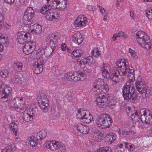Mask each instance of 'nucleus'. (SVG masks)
<instances>
[{"mask_svg": "<svg viewBox=\"0 0 152 152\" xmlns=\"http://www.w3.org/2000/svg\"><path fill=\"white\" fill-rule=\"evenodd\" d=\"M47 135V132L44 130L39 131L37 133L36 137L39 141L38 143L39 144H40L42 143L41 141L42 139L45 138Z\"/></svg>", "mask_w": 152, "mask_h": 152, "instance_id": "26", "label": "nucleus"}, {"mask_svg": "<svg viewBox=\"0 0 152 152\" xmlns=\"http://www.w3.org/2000/svg\"><path fill=\"white\" fill-rule=\"evenodd\" d=\"M51 142H50L49 141H47L46 142L44 145V147L47 148H50V144H51Z\"/></svg>", "mask_w": 152, "mask_h": 152, "instance_id": "59", "label": "nucleus"}, {"mask_svg": "<svg viewBox=\"0 0 152 152\" xmlns=\"http://www.w3.org/2000/svg\"><path fill=\"white\" fill-rule=\"evenodd\" d=\"M74 75L75 77V81L79 80L83 81L86 78V74L82 72H74Z\"/></svg>", "mask_w": 152, "mask_h": 152, "instance_id": "21", "label": "nucleus"}, {"mask_svg": "<svg viewBox=\"0 0 152 152\" xmlns=\"http://www.w3.org/2000/svg\"><path fill=\"white\" fill-rule=\"evenodd\" d=\"M126 75L127 76L128 79L131 81L132 82L133 80H134V74H132L131 75H128L127 73Z\"/></svg>", "mask_w": 152, "mask_h": 152, "instance_id": "57", "label": "nucleus"}, {"mask_svg": "<svg viewBox=\"0 0 152 152\" xmlns=\"http://www.w3.org/2000/svg\"><path fill=\"white\" fill-rule=\"evenodd\" d=\"M103 67L102 69L103 75L106 78H109L110 67L107 64L103 63L102 64Z\"/></svg>", "mask_w": 152, "mask_h": 152, "instance_id": "17", "label": "nucleus"}, {"mask_svg": "<svg viewBox=\"0 0 152 152\" xmlns=\"http://www.w3.org/2000/svg\"><path fill=\"white\" fill-rule=\"evenodd\" d=\"M23 119L25 121L28 122L30 121H32V118L30 117L29 115L27 113V111H25L23 113Z\"/></svg>", "mask_w": 152, "mask_h": 152, "instance_id": "38", "label": "nucleus"}, {"mask_svg": "<svg viewBox=\"0 0 152 152\" xmlns=\"http://www.w3.org/2000/svg\"><path fill=\"white\" fill-rule=\"evenodd\" d=\"M19 99L18 97L16 98L17 100L16 104L15 105H13L14 106L13 108H15V109H17V110H20V109L22 108L23 105H24L23 103L21 102L22 101V98L20 99Z\"/></svg>", "mask_w": 152, "mask_h": 152, "instance_id": "31", "label": "nucleus"}, {"mask_svg": "<svg viewBox=\"0 0 152 152\" xmlns=\"http://www.w3.org/2000/svg\"><path fill=\"white\" fill-rule=\"evenodd\" d=\"M97 151V152H111V148L107 146L99 148Z\"/></svg>", "mask_w": 152, "mask_h": 152, "instance_id": "41", "label": "nucleus"}, {"mask_svg": "<svg viewBox=\"0 0 152 152\" xmlns=\"http://www.w3.org/2000/svg\"><path fill=\"white\" fill-rule=\"evenodd\" d=\"M92 120L93 117L91 115L86 114L83 118L81 120V121L86 123H89Z\"/></svg>", "mask_w": 152, "mask_h": 152, "instance_id": "30", "label": "nucleus"}, {"mask_svg": "<svg viewBox=\"0 0 152 152\" xmlns=\"http://www.w3.org/2000/svg\"><path fill=\"white\" fill-rule=\"evenodd\" d=\"M104 84V79L100 78L98 79L94 82L93 89V91L94 92H95V91H97V89H98Z\"/></svg>", "mask_w": 152, "mask_h": 152, "instance_id": "22", "label": "nucleus"}, {"mask_svg": "<svg viewBox=\"0 0 152 152\" xmlns=\"http://www.w3.org/2000/svg\"><path fill=\"white\" fill-rule=\"evenodd\" d=\"M58 9L63 10L67 7V1L66 0H58Z\"/></svg>", "mask_w": 152, "mask_h": 152, "instance_id": "29", "label": "nucleus"}, {"mask_svg": "<svg viewBox=\"0 0 152 152\" xmlns=\"http://www.w3.org/2000/svg\"><path fill=\"white\" fill-rule=\"evenodd\" d=\"M133 134V133L132 130L127 131L126 129L122 130V134L124 135L125 137L128 135H132Z\"/></svg>", "mask_w": 152, "mask_h": 152, "instance_id": "48", "label": "nucleus"}, {"mask_svg": "<svg viewBox=\"0 0 152 152\" xmlns=\"http://www.w3.org/2000/svg\"><path fill=\"white\" fill-rule=\"evenodd\" d=\"M13 133L15 136H17V131L18 130V126L15 123L14 125V126L12 128Z\"/></svg>", "mask_w": 152, "mask_h": 152, "instance_id": "53", "label": "nucleus"}, {"mask_svg": "<svg viewBox=\"0 0 152 152\" xmlns=\"http://www.w3.org/2000/svg\"><path fill=\"white\" fill-rule=\"evenodd\" d=\"M109 90V86L107 84H105L103 85V86H101L98 89H97V91H95V92H94V94L96 96H96V99H97V98L99 97V95L101 94L103 97H105L106 95H104L102 94L101 93V92H103V93L105 94L107 93Z\"/></svg>", "mask_w": 152, "mask_h": 152, "instance_id": "14", "label": "nucleus"}, {"mask_svg": "<svg viewBox=\"0 0 152 152\" xmlns=\"http://www.w3.org/2000/svg\"><path fill=\"white\" fill-rule=\"evenodd\" d=\"M135 86L137 90L140 94H142L143 91H145L147 87L145 82L135 83Z\"/></svg>", "mask_w": 152, "mask_h": 152, "instance_id": "23", "label": "nucleus"}, {"mask_svg": "<svg viewBox=\"0 0 152 152\" xmlns=\"http://www.w3.org/2000/svg\"><path fill=\"white\" fill-rule=\"evenodd\" d=\"M36 43L33 42H28L25 44L23 48L24 53L26 54L32 53L35 50L36 48Z\"/></svg>", "mask_w": 152, "mask_h": 152, "instance_id": "9", "label": "nucleus"}, {"mask_svg": "<svg viewBox=\"0 0 152 152\" xmlns=\"http://www.w3.org/2000/svg\"><path fill=\"white\" fill-rule=\"evenodd\" d=\"M31 140H29L28 142L32 147H34L37 145L38 142L39 141L36 137H34L32 139V138H30Z\"/></svg>", "mask_w": 152, "mask_h": 152, "instance_id": "36", "label": "nucleus"}, {"mask_svg": "<svg viewBox=\"0 0 152 152\" xmlns=\"http://www.w3.org/2000/svg\"><path fill=\"white\" fill-rule=\"evenodd\" d=\"M11 78L13 81L22 86H26L28 83V80L26 79L23 77H20L18 75H13L12 76Z\"/></svg>", "mask_w": 152, "mask_h": 152, "instance_id": "12", "label": "nucleus"}, {"mask_svg": "<svg viewBox=\"0 0 152 152\" xmlns=\"http://www.w3.org/2000/svg\"><path fill=\"white\" fill-rule=\"evenodd\" d=\"M93 135L95 138L98 140H102L101 137H102L103 134L100 132H95L94 133Z\"/></svg>", "mask_w": 152, "mask_h": 152, "instance_id": "47", "label": "nucleus"}, {"mask_svg": "<svg viewBox=\"0 0 152 152\" xmlns=\"http://www.w3.org/2000/svg\"><path fill=\"white\" fill-rule=\"evenodd\" d=\"M72 38V41L78 45L80 44L83 40L82 36L80 33L74 34Z\"/></svg>", "mask_w": 152, "mask_h": 152, "instance_id": "19", "label": "nucleus"}, {"mask_svg": "<svg viewBox=\"0 0 152 152\" xmlns=\"http://www.w3.org/2000/svg\"><path fill=\"white\" fill-rule=\"evenodd\" d=\"M31 34L30 33L21 31L17 33L16 40L20 44H23L24 43L28 42L31 39Z\"/></svg>", "mask_w": 152, "mask_h": 152, "instance_id": "7", "label": "nucleus"}, {"mask_svg": "<svg viewBox=\"0 0 152 152\" xmlns=\"http://www.w3.org/2000/svg\"><path fill=\"white\" fill-rule=\"evenodd\" d=\"M87 22L86 18H85L83 15H80L75 20V24L77 26L81 27L85 25Z\"/></svg>", "mask_w": 152, "mask_h": 152, "instance_id": "16", "label": "nucleus"}, {"mask_svg": "<svg viewBox=\"0 0 152 152\" xmlns=\"http://www.w3.org/2000/svg\"><path fill=\"white\" fill-rule=\"evenodd\" d=\"M33 70L34 73L36 74H40L43 70V67L37 65H34L33 68Z\"/></svg>", "mask_w": 152, "mask_h": 152, "instance_id": "34", "label": "nucleus"}, {"mask_svg": "<svg viewBox=\"0 0 152 152\" xmlns=\"http://www.w3.org/2000/svg\"><path fill=\"white\" fill-rule=\"evenodd\" d=\"M112 120L110 118L109 116L107 114L106 117L103 124L102 129H104L107 128H109L110 126L112 124Z\"/></svg>", "mask_w": 152, "mask_h": 152, "instance_id": "27", "label": "nucleus"}, {"mask_svg": "<svg viewBox=\"0 0 152 152\" xmlns=\"http://www.w3.org/2000/svg\"><path fill=\"white\" fill-rule=\"evenodd\" d=\"M144 82L143 81L142 79V77L141 76H139L137 79V80L135 83H139L140 82Z\"/></svg>", "mask_w": 152, "mask_h": 152, "instance_id": "63", "label": "nucleus"}, {"mask_svg": "<svg viewBox=\"0 0 152 152\" xmlns=\"http://www.w3.org/2000/svg\"><path fill=\"white\" fill-rule=\"evenodd\" d=\"M146 14L148 15V19H152V12L148 10H146Z\"/></svg>", "mask_w": 152, "mask_h": 152, "instance_id": "58", "label": "nucleus"}, {"mask_svg": "<svg viewBox=\"0 0 152 152\" xmlns=\"http://www.w3.org/2000/svg\"><path fill=\"white\" fill-rule=\"evenodd\" d=\"M99 10L100 12L102 14V15H104H104H105V14H106L105 13V10L104 9L101 7L100 6H99Z\"/></svg>", "mask_w": 152, "mask_h": 152, "instance_id": "64", "label": "nucleus"}, {"mask_svg": "<svg viewBox=\"0 0 152 152\" xmlns=\"http://www.w3.org/2000/svg\"><path fill=\"white\" fill-rule=\"evenodd\" d=\"M49 42V45L48 47H51V48H53V46H55L56 47V43L55 44L54 41L55 40H52V39H50L48 40Z\"/></svg>", "mask_w": 152, "mask_h": 152, "instance_id": "54", "label": "nucleus"}, {"mask_svg": "<svg viewBox=\"0 0 152 152\" xmlns=\"http://www.w3.org/2000/svg\"><path fill=\"white\" fill-rule=\"evenodd\" d=\"M13 66L17 71L20 72L22 69L23 64L19 62H15L13 64Z\"/></svg>", "mask_w": 152, "mask_h": 152, "instance_id": "35", "label": "nucleus"}, {"mask_svg": "<svg viewBox=\"0 0 152 152\" xmlns=\"http://www.w3.org/2000/svg\"><path fill=\"white\" fill-rule=\"evenodd\" d=\"M116 65L117 67H115L116 68L112 70V73L110 74L109 78H106L112 80L115 83L119 81V75H126L127 74L126 71L127 66L126 63H124L123 61H117L116 62Z\"/></svg>", "mask_w": 152, "mask_h": 152, "instance_id": "1", "label": "nucleus"}, {"mask_svg": "<svg viewBox=\"0 0 152 152\" xmlns=\"http://www.w3.org/2000/svg\"><path fill=\"white\" fill-rule=\"evenodd\" d=\"M126 143L123 142L118 145L115 148L116 152H129L130 145H127Z\"/></svg>", "mask_w": 152, "mask_h": 152, "instance_id": "15", "label": "nucleus"}, {"mask_svg": "<svg viewBox=\"0 0 152 152\" xmlns=\"http://www.w3.org/2000/svg\"><path fill=\"white\" fill-rule=\"evenodd\" d=\"M147 87L146 88H145V90L144 91H143L142 92V93L141 94H144L145 95V97H147L148 96V94H150V92L147 89Z\"/></svg>", "mask_w": 152, "mask_h": 152, "instance_id": "60", "label": "nucleus"}, {"mask_svg": "<svg viewBox=\"0 0 152 152\" xmlns=\"http://www.w3.org/2000/svg\"><path fill=\"white\" fill-rule=\"evenodd\" d=\"M86 114V111L85 110H82L81 109L79 110L77 114V117L80 119L81 121V120H82V119L83 118Z\"/></svg>", "mask_w": 152, "mask_h": 152, "instance_id": "33", "label": "nucleus"}, {"mask_svg": "<svg viewBox=\"0 0 152 152\" xmlns=\"http://www.w3.org/2000/svg\"><path fill=\"white\" fill-rule=\"evenodd\" d=\"M86 64L88 63L90 65L92 64L93 62V58L91 56H89L86 59L84 60Z\"/></svg>", "mask_w": 152, "mask_h": 152, "instance_id": "49", "label": "nucleus"}, {"mask_svg": "<svg viewBox=\"0 0 152 152\" xmlns=\"http://www.w3.org/2000/svg\"><path fill=\"white\" fill-rule=\"evenodd\" d=\"M99 97L96 100V103L99 107L104 108L107 106L110 103L111 105L115 104L116 101L114 98L110 97L108 95H106L105 97H103L101 94L99 95Z\"/></svg>", "mask_w": 152, "mask_h": 152, "instance_id": "3", "label": "nucleus"}, {"mask_svg": "<svg viewBox=\"0 0 152 152\" xmlns=\"http://www.w3.org/2000/svg\"><path fill=\"white\" fill-rule=\"evenodd\" d=\"M25 111H27V113L29 115L30 117L32 118L33 119L35 115V111L33 110L32 109H29Z\"/></svg>", "mask_w": 152, "mask_h": 152, "instance_id": "46", "label": "nucleus"}, {"mask_svg": "<svg viewBox=\"0 0 152 152\" xmlns=\"http://www.w3.org/2000/svg\"><path fill=\"white\" fill-rule=\"evenodd\" d=\"M58 0H54L52 2L51 7L50 6V9L52 8L53 9H58Z\"/></svg>", "mask_w": 152, "mask_h": 152, "instance_id": "45", "label": "nucleus"}, {"mask_svg": "<svg viewBox=\"0 0 152 152\" xmlns=\"http://www.w3.org/2000/svg\"><path fill=\"white\" fill-rule=\"evenodd\" d=\"M99 50L98 48H94L92 51V54L94 56L96 57L97 56L99 55Z\"/></svg>", "mask_w": 152, "mask_h": 152, "instance_id": "51", "label": "nucleus"}, {"mask_svg": "<svg viewBox=\"0 0 152 152\" xmlns=\"http://www.w3.org/2000/svg\"><path fill=\"white\" fill-rule=\"evenodd\" d=\"M58 149H59L60 151L64 152L65 151V147L64 145H61L59 143V145H58Z\"/></svg>", "mask_w": 152, "mask_h": 152, "instance_id": "56", "label": "nucleus"}, {"mask_svg": "<svg viewBox=\"0 0 152 152\" xmlns=\"http://www.w3.org/2000/svg\"><path fill=\"white\" fill-rule=\"evenodd\" d=\"M9 72L7 69L2 70L0 72V76L3 78H6L8 76Z\"/></svg>", "mask_w": 152, "mask_h": 152, "instance_id": "43", "label": "nucleus"}, {"mask_svg": "<svg viewBox=\"0 0 152 152\" xmlns=\"http://www.w3.org/2000/svg\"><path fill=\"white\" fill-rule=\"evenodd\" d=\"M135 89L130 82L127 83L122 88V95L125 99L131 100L134 102L137 99V94L134 92Z\"/></svg>", "mask_w": 152, "mask_h": 152, "instance_id": "2", "label": "nucleus"}, {"mask_svg": "<svg viewBox=\"0 0 152 152\" xmlns=\"http://www.w3.org/2000/svg\"><path fill=\"white\" fill-rule=\"evenodd\" d=\"M56 38H57V36L55 34H52L50 35H49L47 39L49 40L50 39H52V40H56Z\"/></svg>", "mask_w": 152, "mask_h": 152, "instance_id": "55", "label": "nucleus"}, {"mask_svg": "<svg viewBox=\"0 0 152 152\" xmlns=\"http://www.w3.org/2000/svg\"><path fill=\"white\" fill-rule=\"evenodd\" d=\"M30 28L32 29L31 30V31L34 33L39 34L42 31L41 26L37 23H35L32 26H31Z\"/></svg>", "mask_w": 152, "mask_h": 152, "instance_id": "25", "label": "nucleus"}, {"mask_svg": "<svg viewBox=\"0 0 152 152\" xmlns=\"http://www.w3.org/2000/svg\"><path fill=\"white\" fill-rule=\"evenodd\" d=\"M129 52L130 53L133 58L136 59L137 58L136 53L131 48L129 49Z\"/></svg>", "mask_w": 152, "mask_h": 152, "instance_id": "52", "label": "nucleus"}, {"mask_svg": "<svg viewBox=\"0 0 152 152\" xmlns=\"http://www.w3.org/2000/svg\"><path fill=\"white\" fill-rule=\"evenodd\" d=\"M72 125L82 134H87L89 131V128L88 126H84L80 123L74 122Z\"/></svg>", "mask_w": 152, "mask_h": 152, "instance_id": "10", "label": "nucleus"}, {"mask_svg": "<svg viewBox=\"0 0 152 152\" xmlns=\"http://www.w3.org/2000/svg\"><path fill=\"white\" fill-rule=\"evenodd\" d=\"M58 145H59V142H58L56 141H52L50 144V149L52 151H54L58 149Z\"/></svg>", "mask_w": 152, "mask_h": 152, "instance_id": "39", "label": "nucleus"}, {"mask_svg": "<svg viewBox=\"0 0 152 152\" xmlns=\"http://www.w3.org/2000/svg\"><path fill=\"white\" fill-rule=\"evenodd\" d=\"M136 36L137 37V39L140 45L144 44L145 42V40H147L149 39V37L144 34V32L141 31H139L136 33Z\"/></svg>", "mask_w": 152, "mask_h": 152, "instance_id": "11", "label": "nucleus"}, {"mask_svg": "<svg viewBox=\"0 0 152 152\" xmlns=\"http://www.w3.org/2000/svg\"><path fill=\"white\" fill-rule=\"evenodd\" d=\"M107 115L106 114H102L99 115L97 118L96 121V125L97 126L102 129L103 124Z\"/></svg>", "mask_w": 152, "mask_h": 152, "instance_id": "20", "label": "nucleus"}, {"mask_svg": "<svg viewBox=\"0 0 152 152\" xmlns=\"http://www.w3.org/2000/svg\"><path fill=\"white\" fill-rule=\"evenodd\" d=\"M40 12L41 13L45 15L44 17L49 21H52L53 19H56V17L53 15L52 10L50 9L49 5H46L44 6L40 10Z\"/></svg>", "mask_w": 152, "mask_h": 152, "instance_id": "5", "label": "nucleus"}, {"mask_svg": "<svg viewBox=\"0 0 152 152\" xmlns=\"http://www.w3.org/2000/svg\"><path fill=\"white\" fill-rule=\"evenodd\" d=\"M55 48V46H53V48H51V47H47L44 50L42 51V53H43L44 56L46 57H48L53 52Z\"/></svg>", "mask_w": 152, "mask_h": 152, "instance_id": "24", "label": "nucleus"}, {"mask_svg": "<svg viewBox=\"0 0 152 152\" xmlns=\"http://www.w3.org/2000/svg\"><path fill=\"white\" fill-rule=\"evenodd\" d=\"M7 4H12L15 2V0H3Z\"/></svg>", "mask_w": 152, "mask_h": 152, "instance_id": "62", "label": "nucleus"}, {"mask_svg": "<svg viewBox=\"0 0 152 152\" xmlns=\"http://www.w3.org/2000/svg\"><path fill=\"white\" fill-rule=\"evenodd\" d=\"M12 89L10 87H5L2 86V83L0 81V94L2 95L3 97L7 98L11 95Z\"/></svg>", "mask_w": 152, "mask_h": 152, "instance_id": "13", "label": "nucleus"}, {"mask_svg": "<svg viewBox=\"0 0 152 152\" xmlns=\"http://www.w3.org/2000/svg\"><path fill=\"white\" fill-rule=\"evenodd\" d=\"M43 94H41L38 96L37 98L38 105L41 110L44 113L48 111L49 109V101Z\"/></svg>", "mask_w": 152, "mask_h": 152, "instance_id": "4", "label": "nucleus"}, {"mask_svg": "<svg viewBox=\"0 0 152 152\" xmlns=\"http://www.w3.org/2000/svg\"><path fill=\"white\" fill-rule=\"evenodd\" d=\"M139 114L140 117V120L142 123L148 124L152 123V117L149 114L147 115L146 111L144 109H141L140 110Z\"/></svg>", "mask_w": 152, "mask_h": 152, "instance_id": "8", "label": "nucleus"}, {"mask_svg": "<svg viewBox=\"0 0 152 152\" xmlns=\"http://www.w3.org/2000/svg\"><path fill=\"white\" fill-rule=\"evenodd\" d=\"M34 15V11L32 7L27 8L23 17V22L25 24H29L32 21V19Z\"/></svg>", "mask_w": 152, "mask_h": 152, "instance_id": "6", "label": "nucleus"}, {"mask_svg": "<svg viewBox=\"0 0 152 152\" xmlns=\"http://www.w3.org/2000/svg\"><path fill=\"white\" fill-rule=\"evenodd\" d=\"M145 42H144L143 45H140L141 47H144L145 48L149 50L151 48V45L150 42L149 38L147 40H145Z\"/></svg>", "mask_w": 152, "mask_h": 152, "instance_id": "42", "label": "nucleus"}, {"mask_svg": "<svg viewBox=\"0 0 152 152\" xmlns=\"http://www.w3.org/2000/svg\"><path fill=\"white\" fill-rule=\"evenodd\" d=\"M128 35L126 34L125 33L122 31H119L118 34H113V40L115 41L116 38L118 37H123L124 38H126L128 37Z\"/></svg>", "mask_w": 152, "mask_h": 152, "instance_id": "32", "label": "nucleus"}, {"mask_svg": "<svg viewBox=\"0 0 152 152\" xmlns=\"http://www.w3.org/2000/svg\"><path fill=\"white\" fill-rule=\"evenodd\" d=\"M16 149V146L15 144H10L6 147L3 149L1 152H13Z\"/></svg>", "mask_w": 152, "mask_h": 152, "instance_id": "28", "label": "nucleus"}, {"mask_svg": "<svg viewBox=\"0 0 152 152\" xmlns=\"http://www.w3.org/2000/svg\"><path fill=\"white\" fill-rule=\"evenodd\" d=\"M77 63L81 67H83L85 66V64H86L85 60L82 61L80 59L77 60Z\"/></svg>", "mask_w": 152, "mask_h": 152, "instance_id": "50", "label": "nucleus"}, {"mask_svg": "<svg viewBox=\"0 0 152 152\" xmlns=\"http://www.w3.org/2000/svg\"><path fill=\"white\" fill-rule=\"evenodd\" d=\"M128 115L131 117L132 121L136 122L140 120L141 116L139 113L136 110L130 112L128 114Z\"/></svg>", "mask_w": 152, "mask_h": 152, "instance_id": "18", "label": "nucleus"}, {"mask_svg": "<svg viewBox=\"0 0 152 152\" xmlns=\"http://www.w3.org/2000/svg\"><path fill=\"white\" fill-rule=\"evenodd\" d=\"M66 78L68 79V80L70 81H72L73 80L75 81V77L74 75V72L73 74L70 73H67L66 75Z\"/></svg>", "mask_w": 152, "mask_h": 152, "instance_id": "44", "label": "nucleus"}, {"mask_svg": "<svg viewBox=\"0 0 152 152\" xmlns=\"http://www.w3.org/2000/svg\"><path fill=\"white\" fill-rule=\"evenodd\" d=\"M123 61L124 63H126V64L127 66V69H126V71L128 75H131L132 74H134V70L133 69V68L131 66V68L130 67L129 68V69H128L127 68H128V66L127 65L128 64V63L125 61V60L124 59H122L120 61Z\"/></svg>", "mask_w": 152, "mask_h": 152, "instance_id": "37", "label": "nucleus"}, {"mask_svg": "<svg viewBox=\"0 0 152 152\" xmlns=\"http://www.w3.org/2000/svg\"><path fill=\"white\" fill-rule=\"evenodd\" d=\"M72 53V54L76 57H79L83 55L82 51L80 50H75L72 52L71 54Z\"/></svg>", "mask_w": 152, "mask_h": 152, "instance_id": "40", "label": "nucleus"}, {"mask_svg": "<svg viewBox=\"0 0 152 152\" xmlns=\"http://www.w3.org/2000/svg\"><path fill=\"white\" fill-rule=\"evenodd\" d=\"M17 102L16 98L15 99L12 100H11L10 102L11 106L13 108L14 106L13 105H15Z\"/></svg>", "mask_w": 152, "mask_h": 152, "instance_id": "61", "label": "nucleus"}]
</instances>
